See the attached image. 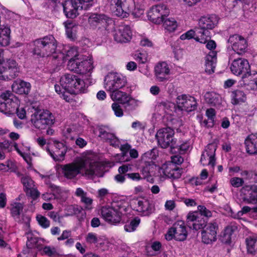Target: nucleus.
I'll return each instance as SVG.
<instances>
[{
    "instance_id": "obj_2",
    "label": "nucleus",
    "mask_w": 257,
    "mask_h": 257,
    "mask_svg": "<svg viewBox=\"0 0 257 257\" xmlns=\"http://www.w3.org/2000/svg\"><path fill=\"white\" fill-rule=\"evenodd\" d=\"M30 121L32 126L35 128L39 131L47 128V135L52 136L54 134V131L51 127L55 122V117L50 110L37 107L31 115Z\"/></svg>"
},
{
    "instance_id": "obj_49",
    "label": "nucleus",
    "mask_w": 257,
    "mask_h": 257,
    "mask_svg": "<svg viewBox=\"0 0 257 257\" xmlns=\"http://www.w3.org/2000/svg\"><path fill=\"white\" fill-rule=\"evenodd\" d=\"M66 34L68 38L74 39L76 36V27L72 23H68L65 26Z\"/></svg>"
},
{
    "instance_id": "obj_4",
    "label": "nucleus",
    "mask_w": 257,
    "mask_h": 257,
    "mask_svg": "<svg viewBox=\"0 0 257 257\" xmlns=\"http://www.w3.org/2000/svg\"><path fill=\"white\" fill-rule=\"evenodd\" d=\"M32 46L34 55L44 57L55 52L57 42L53 35H49L33 41Z\"/></svg>"
},
{
    "instance_id": "obj_9",
    "label": "nucleus",
    "mask_w": 257,
    "mask_h": 257,
    "mask_svg": "<svg viewBox=\"0 0 257 257\" xmlns=\"http://www.w3.org/2000/svg\"><path fill=\"white\" fill-rule=\"evenodd\" d=\"M174 130L169 127L159 130L156 135L159 146L163 149L170 147L172 150L177 148V139L174 138Z\"/></svg>"
},
{
    "instance_id": "obj_20",
    "label": "nucleus",
    "mask_w": 257,
    "mask_h": 257,
    "mask_svg": "<svg viewBox=\"0 0 257 257\" xmlns=\"http://www.w3.org/2000/svg\"><path fill=\"white\" fill-rule=\"evenodd\" d=\"M177 107L181 110L191 112L197 109L196 99L191 96L182 94L177 97Z\"/></svg>"
},
{
    "instance_id": "obj_60",
    "label": "nucleus",
    "mask_w": 257,
    "mask_h": 257,
    "mask_svg": "<svg viewBox=\"0 0 257 257\" xmlns=\"http://www.w3.org/2000/svg\"><path fill=\"white\" fill-rule=\"evenodd\" d=\"M177 149L180 154L185 153L189 149L190 147V144L188 141H186L180 145H177Z\"/></svg>"
},
{
    "instance_id": "obj_22",
    "label": "nucleus",
    "mask_w": 257,
    "mask_h": 257,
    "mask_svg": "<svg viewBox=\"0 0 257 257\" xmlns=\"http://www.w3.org/2000/svg\"><path fill=\"white\" fill-rule=\"evenodd\" d=\"M54 147L53 150H51L47 146L46 150L55 162L63 161L67 151V147L62 142L55 141H54Z\"/></svg>"
},
{
    "instance_id": "obj_16",
    "label": "nucleus",
    "mask_w": 257,
    "mask_h": 257,
    "mask_svg": "<svg viewBox=\"0 0 257 257\" xmlns=\"http://www.w3.org/2000/svg\"><path fill=\"white\" fill-rule=\"evenodd\" d=\"M219 226L216 221L208 223L201 231V241L205 244H211L217 240Z\"/></svg>"
},
{
    "instance_id": "obj_46",
    "label": "nucleus",
    "mask_w": 257,
    "mask_h": 257,
    "mask_svg": "<svg viewBox=\"0 0 257 257\" xmlns=\"http://www.w3.org/2000/svg\"><path fill=\"white\" fill-rule=\"evenodd\" d=\"M207 220L201 216H198L197 219L193 223H192V228L195 230H198L199 229L202 230L206 225Z\"/></svg>"
},
{
    "instance_id": "obj_50",
    "label": "nucleus",
    "mask_w": 257,
    "mask_h": 257,
    "mask_svg": "<svg viewBox=\"0 0 257 257\" xmlns=\"http://www.w3.org/2000/svg\"><path fill=\"white\" fill-rule=\"evenodd\" d=\"M36 219L38 224L43 228H47L50 226V221L44 216L38 215Z\"/></svg>"
},
{
    "instance_id": "obj_38",
    "label": "nucleus",
    "mask_w": 257,
    "mask_h": 257,
    "mask_svg": "<svg viewBox=\"0 0 257 257\" xmlns=\"http://www.w3.org/2000/svg\"><path fill=\"white\" fill-rule=\"evenodd\" d=\"M246 99V95L244 92L240 90H235L231 93V103L233 105H236L240 102H244Z\"/></svg>"
},
{
    "instance_id": "obj_24",
    "label": "nucleus",
    "mask_w": 257,
    "mask_h": 257,
    "mask_svg": "<svg viewBox=\"0 0 257 257\" xmlns=\"http://www.w3.org/2000/svg\"><path fill=\"white\" fill-rule=\"evenodd\" d=\"M110 5L115 9V15L122 18L125 13L129 12V9L133 6V0H110Z\"/></svg>"
},
{
    "instance_id": "obj_47",
    "label": "nucleus",
    "mask_w": 257,
    "mask_h": 257,
    "mask_svg": "<svg viewBox=\"0 0 257 257\" xmlns=\"http://www.w3.org/2000/svg\"><path fill=\"white\" fill-rule=\"evenodd\" d=\"M23 209V206L21 203H15L11 209V214L14 218H19Z\"/></svg>"
},
{
    "instance_id": "obj_57",
    "label": "nucleus",
    "mask_w": 257,
    "mask_h": 257,
    "mask_svg": "<svg viewBox=\"0 0 257 257\" xmlns=\"http://www.w3.org/2000/svg\"><path fill=\"white\" fill-rule=\"evenodd\" d=\"M27 196H30L33 200H36L40 195V192L34 187L28 191Z\"/></svg>"
},
{
    "instance_id": "obj_52",
    "label": "nucleus",
    "mask_w": 257,
    "mask_h": 257,
    "mask_svg": "<svg viewBox=\"0 0 257 257\" xmlns=\"http://www.w3.org/2000/svg\"><path fill=\"white\" fill-rule=\"evenodd\" d=\"M206 115L209 120V126H213L214 125L215 117L216 112L214 108H210L206 110Z\"/></svg>"
},
{
    "instance_id": "obj_30",
    "label": "nucleus",
    "mask_w": 257,
    "mask_h": 257,
    "mask_svg": "<svg viewBox=\"0 0 257 257\" xmlns=\"http://www.w3.org/2000/svg\"><path fill=\"white\" fill-rule=\"evenodd\" d=\"M31 88V84L23 80L15 81L12 85L13 91L19 94H28Z\"/></svg>"
},
{
    "instance_id": "obj_28",
    "label": "nucleus",
    "mask_w": 257,
    "mask_h": 257,
    "mask_svg": "<svg viewBox=\"0 0 257 257\" xmlns=\"http://www.w3.org/2000/svg\"><path fill=\"white\" fill-rule=\"evenodd\" d=\"M244 144L247 153L250 155H256L257 133L248 135L245 140Z\"/></svg>"
},
{
    "instance_id": "obj_33",
    "label": "nucleus",
    "mask_w": 257,
    "mask_h": 257,
    "mask_svg": "<svg viewBox=\"0 0 257 257\" xmlns=\"http://www.w3.org/2000/svg\"><path fill=\"white\" fill-rule=\"evenodd\" d=\"M11 30L9 26L0 24V44L6 46L10 44Z\"/></svg>"
},
{
    "instance_id": "obj_5",
    "label": "nucleus",
    "mask_w": 257,
    "mask_h": 257,
    "mask_svg": "<svg viewBox=\"0 0 257 257\" xmlns=\"http://www.w3.org/2000/svg\"><path fill=\"white\" fill-rule=\"evenodd\" d=\"M93 4V0H67L62 5L66 18L74 19L79 15V10H88Z\"/></svg>"
},
{
    "instance_id": "obj_14",
    "label": "nucleus",
    "mask_w": 257,
    "mask_h": 257,
    "mask_svg": "<svg viewBox=\"0 0 257 257\" xmlns=\"http://www.w3.org/2000/svg\"><path fill=\"white\" fill-rule=\"evenodd\" d=\"M170 10L166 5L161 4L153 6L148 12L149 20L156 24H160L169 16Z\"/></svg>"
},
{
    "instance_id": "obj_54",
    "label": "nucleus",
    "mask_w": 257,
    "mask_h": 257,
    "mask_svg": "<svg viewBox=\"0 0 257 257\" xmlns=\"http://www.w3.org/2000/svg\"><path fill=\"white\" fill-rule=\"evenodd\" d=\"M244 183V180L242 178L235 177L232 178L230 180V184L234 188H238L242 186Z\"/></svg>"
},
{
    "instance_id": "obj_19",
    "label": "nucleus",
    "mask_w": 257,
    "mask_h": 257,
    "mask_svg": "<svg viewBox=\"0 0 257 257\" xmlns=\"http://www.w3.org/2000/svg\"><path fill=\"white\" fill-rule=\"evenodd\" d=\"M98 137L100 140L104 142L109 143L113 147H118L119 140L114 133L112 132L111 128L108 125H100L98 127Z\"/></svg>"
},
{
    "instance_id": "obj_21",
    "label": "nucleus",
    "mask_w": 257,
    "mask_h": 257,
    "mask_svg": "<svg viewBox=\"0 0 257 257\" xmlns=\"http://www.w3.org/2000/svg\"><path fill=\"white\" fill-rule=\"evenodd\" d=\"M240 192L243 202L247 204L257 203L256 185H245L241 188Z\"/></svg>"
},
{
    "instance_id": "obj_13",
    "label": "nucleus",
    "mask_w": 257,
    "mask_h": 257,
    "mask_svg": "<svg viewBox=\"0 0 257 257\" xmlns=\"http://www.w3.org/2000/svg\"><path fill=\"white\" fill-rule=\"evenodd\" d=\"M111 98L113 100L117 101L121 104L125 112L130 113L134 110L137 106V103L130 94L120 90L115 91L111 93Z\"/></svg>"
},
{
    "instance_id": "obj_62",
    "label": "nucleus",
    "mask_w": 257,
    "mask_h": 257,
    "mask_svg": "<svg viewBox=\"0 0 257 257\" xmlns=\"http://www.w3.org/2000/svg\"><path fill=\"white\" fill-rule=\"evenodd\" d=\"M151 164L149 162L145 163L141 168V172L144 177H148L150 175Z\"/></svg>"
},
{
    "instance_id": "obj_45",
    "label": "nucleus",
    "mask_w": 257,
    "mask_h": 257,
    "mask_svg": "<svg viewBox=\"0 0 257 257\" xmlns=\"http://www.w3.org/2000/svg\"><path fill=\"white\" fill-rule=\"evenodd\" d=\"M151 248L153 251H147V254L149 256H153L161 252L162 248V244L159 241H154L151 245Z\"/></svg>"
},
{
    "instance_id": "obj_36",
    "label": "nucleus",
    "mask_w": 257,
    "mask_h": 257,
    "mask_svg": "<svg viewBox=\"0 0 257 257\" xmlns=\"http://www.w3.org/2000/svg\"><path fill=\"white\" fill-rule=\"evenodd\" d=\"M137 211L144 216H148L152 213L150 204L147 200H138Z\"/></svg>"
},
{
    "instance_id": "obj_58",
    "label": "nucleus",
    "mask_w": 257,
    "mask_h": 257,
    "mask_svg": "<svg viewBox=\"0 0 257 257\" xmlns=\"http://www.w3.org/2000/svg\"><path fill=\"white\" fill-rule=\"evenodd\" d=\"M5 172L10 171V172H15L17 169V166L15 163L12 161L9 160L5 164Z\"/></svg>"
},
{
    "instance_id": "obj_3",
    "label": "nucleus",
    "mask_w": 257,
    "mask_h": 257,
    "mask_svg": "<svg viewBox=\"0 0 257 257\" xmlns=\"http://www.w3.org/2000/svg\"><path fill=\"white\" fill-rule=\"evenodd\" d=\"M20 100L10 91H6L0 95V112L7 115L17 114L21 119L26 117L24 108H19Z\"/></svg>"
},
{
    "instance_id": "obj_43",
    "label": "nucleus",
    "mask_w": 257,
    "mask_h": 257,
    "mask_svg": "<svg viewBox=\"0 0 257 257\" xmlns=\"http://www.w3.org/2000/svg\"><path fill=\"white\" fill-rule=\"evenodd\" d=\"M163 22L165 29L170 32H174L178 26L177 21L172 18L165 19Z\"/></svg>"
},
{
    "instance_id": "obj_8",
    "label": "nucleus",
    "mask_w": 257,
    "mask_h": 257,
    "mask_svg": "<svg viewBox=\"0 0 257 257\" xmlns=\"http://www.w3.org/2000/svg\"><path fill=\"white\" fill-rule=\"evenodd\" d=\"M126 83V76L117 72H109L104 79V87L105 90L111 93L122 88Z\"/></svg>"
},
{
    "instance_id": "obj_32",
    "label": "nucleus",
    "mask_w": 257,
    "mask_h": 257,
    "mask_svg": "<svg viewBox=\"0 0 257 257\" xmlns=\"http://www.w3.org/2000/svg\"><path fill=\"white\" fill-rule=\"evenodd\" d=\"M75 195L80 198L81 202L84 204L86 209L90 210L92 208L91 206L93 199L87 197V192H85L81 188H77L76 190Z\"/></svg>"
},
{
    "instance_id": "obj_44",
    "label": "nucleus",
    "mask_w": 257,
    "mask_h": 257,
    "mask_svg": "<svg viewBox=\"0 0 257 257\" xmlns=\"http://www.w3.org/2000/svg\"><path fill=\"white\" fill-rule=\"evenodd\" d=\"M21 181L24 186V192L28 194V190L35 186L34 181L29 176H22Z\"/></svg>"
},
{
    "instance_id": "obj_7",
    "label": "nucleus",
    "mask_w": 257,
    "mask_h": 257,
    "mask_svg": "<svg viewBox=\"0 0 257 257\" xmlns=\"http://www.w3.org/2000/svg\"><path fill=\"white\" fill-rule=\"evenodd\" d=\"M231 72L235 75H241V85H249L247 77L250 76V66L247 59L238 58L234 59L230 67Z\"/></svg>"
},
{
    "instance_id": "obj_48",
    "label": "nucleus",
    "mask_w": 257,
    "mask_h": 257,
    "mask_svg": "<svg viewBox=\"0 0 257 257\" xmlns=\"http://www.w3.org/2000/svg\"><path fill=\"white\" fill-rule=\"evenodd\" d=\"M134 59L140 64H145L148 61V53L146 51L137 53L134 55Z\"/></svg>"
},
{
    "instance_id": "obj_42",
    "label": "nucleus",
    "mask_w": 257,
    "mask_h": 257,
    "mask_svg": "<svg viewBox=\"0 0 257 257\" xmlns=\"http://www.w3.org/2000/svg\"><path fill=\"white\" fill-rule=\"evenodd\" d=\"M140 222L141 219L139 217H135L124 225V229L126 232H133L136 230Z\"/></svg>"
},
{
    "instance_id": "obj_35",
    "label": "nucleus",
    "mask_w": 257,
    "mask_h": 257,
    "mask_svg": "<svg viewBox=\"0 0 257 257\" xmlns=\"http://www.w3.org/2000/svg\"><path fill=\"white\" fill-rule=\"evenodd\" d=\"M216 146L214 144H209L207 146L204 152L206 154V157H208L209 164H211V166L212 167H214L216 163Z\"/></svg>"
},
{
    "instance_id": "obj_17",
    "label": "nucleus",
    "mask_w": 257,
    "mask_h": 257,
    "mask_svg": "<svg viewBox=\"0 0 257 257\" xmlns=\"http://www.w3.org/2000/svg\"><path fill=\"white\" fill-rule=\"evenodd\" d=\"M101 214L106 222L115 224L119 223L121 220L122 212L119 208H115L109 206H102Z\"/></svg>"
},
{
    "instance_id": "obj_25",
    "label": "nucleus",
    "mask_w": 257,
    "mask_h": 257,
    "mask_svg": "<svg viewBox=\"0 0 257 257\" xmlns=\"http://www.w3.org/2000/svg\"><path fill=\"white\" fill-rule=\"evenodd\" d=\"M114 40L117 43H125L131 41L132 32L130 26L124 25L120 26L113 34Z\"/></svg>"
},
{
    "instance_id": "obj_6",
    "label": "nucleus",
    "mask_w": 257,
    "mask_h": 257,
    "mask_svg": "<svg viewBox=\"0 0 257 257\" xmlns=\"http://www.w3.org/2000/svg\"><path fill=\"white\" fill-rule=\"evenodd\" d=\"M217 23L215 15L201 17L198 21V26L196 27L198 36L200 37H198L197 38L202 42H206L211 38L209 30L214 28Z\"/></svg>"
},
{
    "instance_id": "obj_10",
    "label": "nucleus",
    "mask_w": 257,
    "mask_h": 257,
    "mask_svg": "<svg viewBox=\"0 0 257 257\" xmlns=\"http://www.w3.org/2000/svg\"><path fill=\"white\" fill-rule=\"evenodd\" d=\"M92 67L90 62L80 58L77 53L69 60L67 64V68L69 70L80 74H86L92 69Z\"/></svg>"
},
{
    "instance_id": "obj_55",
    "label": "nucleus",
    "mask_w": 257,
    "mask_h": 257,
    "mask_svg": "<svg viewBox=\"0 0 257 257\" xmlns=\"http://www.w3.org/2000/svg\"><path fill=\"white\" fill-rule=\"evenodd\" d=\"M198 211L201 216H204L207 218L212 216V212L204 205H199L197 207Z\"/></svg>"
},
{
    "instance_id": "obj_31",
    "label": "nucleus",
    "mask_w": 257,
    "mask_h": 257,
    "mask_svg": "<svg viewBox=\"0 0 257 257\" xmlns=\"http://www.w3.org/2000/svg\"><path fill=\"white\" fill-rule=\"evenodd\" d=\"M131 170L132 167L130 165L124 164L120 166L118 169V174L114 176V180L118 183H124L127 178L125 175Z\"/></svg>"
},
{
    "instance_id": "obj_29",
    "label": "nucleus",
    "mask_w": 257,
    "mask_h": 257,
    "mask_svg": "<svg viewBox=\"0 0 257 257\" xmlns=\"http://www.w3.org/2000/svg\"><path fill=\"white\" fill-rule=\"evenodd\" d=\"M182 170L177 166L173 164H169L164 170V174L168 178L172 180L178 179L181 176Z\"/></svg>"
},
{
    "instance_id": "obj_63",
    "label": "nucleus",
    "mask_w": 257,
    "mask_h": 257,
    "mask_svg": "<svg viewBox=\"0 0 257 257\" xmlns=\"http://www.w3.org/2000/svg\"><path fill=\"white\" fill-rule=\"evenodd\" d=\"M248 82L249 84H254L257 88V72L252 73L250 72V76L247 77Z\"/></svg>"
},
{
    "instance_id": "obj_27",
    "label": "nucleus",
    "mask_w": 257,
    "mask_h": 257,
    "mask_svg": "<svg viewBox=\"0 0 257 257\" xmlns=\"http://www.w3.org/2000/svg\"><path fill=\"white\" fill-rule=\"evenodd\" d=\"M217 61V52L215 51H210L205 57V71L211 74L214 72Z\"/></svg>"
},
{
    "instance_id": "obj_64",
    "label": "nucleus",
    "mask_w": 257,
    "mask_h": 257,
    "mask_svg": "<svg viewBox=\"0 0 257 257\" xmlns=\"http://www.w3.org/2000/svg\"><path fill=\"white\" fill-rule=\"evenodd\" d=\"M146 157L151 159L152 160H156L158 156V150L154 148L145 153Z\"/></svg>"
},
{
    "instance_id": "obj_18",
    "label": "nucleus",
    "mask_w": 257,
    "mask_h": 257,
    "mask_svg": "<svg viewBox=\"0 0 257 257\" xmlns=\"http://www.w3.org/2000/svg\"><path fill=\"white\" fill-rule=\"evenodd\" d=\"M232 49L239 55H242L247 51L248 43L247 40L238 34L230 36L228 40Z\"/></svg>"
},
{
    "instance_id": "obj_12",
    "label": "nucleus",
    "mask_w": 257,
    "mask_h": 257,
    "mask_svg": "<svg viewBox=\"0 0 257 257\" xmlns=\"http://www.w3.org/2000/svg\"><path fill=\"white\" fill-rule=\"evenodd\" d=\"M86 161L80 159L70 163L63 165L61 167L62 173L64 177L67 179H73L81 174V170L85 168Z\"/></svg>"
},
{
    "instance_id": "obj_40",
    "label": "nucleus",
    "mask_w": 257,
    "mask_h": 257,
    "mask_svg": "<svg viewBox=\"0 0 257 257\" xmlns=\"http://www.w3.org/2000/svg\"><path fill=\"white\" fill-rule=\"evenodd\" d=\"M198 34L197 33L196 27L194 28V29H191L188 31H187L184 34H183L180 36V39L182 40H190L191 39H194L196 41L199 42L200 43L205 44L206 42H202L200 39L199 40L197 37H200L198 36Z\"/></svg>"
},
{
    "instance_id": "obj_41",
    "label": "nucleus",
    "mask_w": 257,
    "mask_h": 257,
    "mask_svg": "<svg viewBox=\"0 0 257 257\" xmlns=\"http://www.w3.org/2000/svg\"><path fill=\"white\" fill-rule=\"evenodd\" d=\"M129 12H126L122 18H127L129 15L131 14L136 18H139L143 15L144 13V9L140 6H136L133 0V6L131 9H130Z\"/></svg>"
},
{
    "instance_id": "obj_37",
    "label": "nucleus",
    "mask_w": 257,
    "mask_h": 257,
    "mask_svg": "<svg viewBox=\"0 0 257 257\" xmlns=\"http://www.w3.org/2000/svg\"><path fill=\"white\" fill-rule=\"evenodd\" d=\"M245 242L247 253L254 255L257 251V237H247L245 239Z\"/></svg>"
},
{
    "instance_id": "obj_15",
    "label": "nucleus",
    "mask_w": 257,
    "mask_h": 257,
    "mask_svg": "<svg viewBox=\"0 0 257 257\" xmlns=\"http://www.w3.org/2000/svg\"><path fill=\"white\" fill-rule=\"evenodd\" d=\"M20 72L18 64L13 59H8L0 65V73L2 77L7 80H11L17 77Z\"/></svg>"
},
{
    "instance_id": "obj_61",
    "label": "nucleus",
    "mask_w": 257,
    "mask_h": 257,
    "mask_svg": "<svg viewBox=\"0 0 257 257\" xmlns=\"http://www.w3.org/2000/svg\"><path fill=\"white\" fill-rule=\"evenodd\" d=\"M96 167V165L95 163H90L89 165V168L85 169V173L84 174H83L82 175L93 176L95 173V168Z\"/></svg>"
},
{
    "instance_id": "obj_39",
    "label": "nucleus",
    "mask_w": 257,
    "mask_h": 257,
    "mask_svg": "<svg viewBox=\"0 0 257 257\" xmlns=\"http://www.w3.org/2000/svg\"><path fill=\"white\" fill-rule=\"evenodd\" d=\"M234 231L232 226H227L224 230L223 235L221 236V241L225 244H230L231 242V236Z\"/></svg>"
},
{
    "instance_id": "obj_56",
    "label": "nucleus",
    "mask_w": 257,
    "mask_h": 257,
    "mask_svg": "<svg viewBox=\"0 0 257 257\" xmlns=\"http://www.w3.org/2000/svg\"><path fill=\"white\" fill-rule=\"evenodd\" d=\"M240 175L243 180H250L254 175H256V173L252 170H243L241 172Z\"/></svg>"
},
{
    "instance_id": "obj_51",
    "label": "nucleus",
    "mask_w": 257,
    "mask_h": 257,
    "mask_svg": "<svg viewBox=\"0 0 257 257\" xmlns=\"http://www.w3.org/2000/svg\"><path fill=\"white\" fill-rule=\"evenodd\" d=\"M111 108L116 116L120 117L123 116V111L124 109L122 108V106H121L118 103H112L111 104Z\"/></svg>"
},
{
    "instance_id": "obj_1",
    "label": "nucleus",
    "mask_w": 257,
    "mask_h": 257,
    "mask_svg": "<svg viewBox=\"0 0 257 257\" xmlns=\"http://www.w3.org/2000/svg\"><path fill=\"white\" fill-rule=\"evenodd\" d=\"M60 85H55L56 92H61L63 89L66 90L71 94L85 93L87 92L88 86L84 81L78 76L72 74L66 73L63 75L60 79Z\"/></svg>"
},
{
    "instance_id": "obj_26",
    "label": "nucleus",
    "mask_w": 257,
    "mask_h": 257,
    "mask_svg": "<svg viewBox=\"0 0 257 257\" xmlns=\"http://www.w3.org/2000/svg\"><path fill=\"white\" fill-rule=\"evenodd\" d=\"M155 75L159 82H164L168 80L170 69L166 62H159L155 67Z\"/></svg>"
},
{
    "instance_id": "obj_34",
    "label": "nucleus",
    "mask_w": 257,
    "mask_h": 257,
    "mask_svg": "<svg viewBox=\"0 0 257 257\" xmlns=\"http://www.w3.org/2000/svg\"><path fill=\"white\" fill-rule=\"evenodd\" d=\"M205 101L209 104L216 106L221 103L220 95L213 91L207 92L204 95Z\"/></svg>"
},
{
    "instance_id": "obj_11",
    "label": "nucleus",
    "mask_w": 257,
    "mask_h": 257,
    "mask_svg": "<svg viewBox=\"0 0 257 257\" xmlns=\"http://www.w3.org/2000/svg\"><path fill=\"white\" fill-rule=\"evenodd\" d=\"M187 235L188 232L184 221L178 220L168 229L165 238L169 241L174 239L177 241H183L186 239Z\"/></svg>"
},
{
    "instance_id": "obj_23",
    "label": "nucleus",
    "mask_w": 257,
    "mask_h": 257,
    "mask_svg": "<svg viewBox=\"0 0 257 257\" xmlns=\"http://www.w3.org/2000/svg\"><path fill=\"white\" fill-rule=\"evenodd\" d=\"M88 22L90 25L94 28L106 29L112 22V20L104 14L94 13L89 16Z\"/></svg>"
},
{
    "instance_id": "obj_53",
    "label": "nucleus",
    "mask_w": 257,
    "mask_h": 257,
    "mask_svg": "<svg viewBox=\"0 0 257 257\" xmlns=\"http://www.w3.org/2000/svg\"><path fill=\"white\" fill-rule=\"evenodd\" d=\"M198 212H189L187 216V222L188 226L192 228V223H193L198 217Z\"/></svg>"
},
{
    "instance_id": "obj_59",
    "label": "nucleus",
    "mask_w": 257,
    "mask_h": 257,
    "mask_svg": "<svg viewBox=\"0 0 257 257\" xmlns=\"http://www.w3.org/2000/svg\"><path fill=\"white\" fill-rule=\"evenodd\" d=\"M131 148V146L128 143H125L123 145H121L120 147V150L121 151L122 157L123 159H124L125 157H127L128 153L129 152Z\"/></svg>"
}]
</instances>
